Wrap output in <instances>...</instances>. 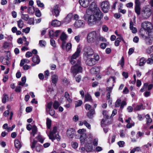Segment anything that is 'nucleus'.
I'll use <instances>...</instances> for the list:
<instances>
[{
	"instance_id": "f257e3e1",
	"label": "nucleus",
	"mask_w": 153,
	"mask_h": 153,
	"mask_svg": "<svg viewBox=\"0 0 153 153\" xmlns=\"http://www.w3.org/2000/svg\"><path fill=\"white\" fill-rule=\"evenodd\" d=\"M98 12L94 13L93 15L89 16L85 15L84 16L85 20H87L88 25L90 26H92L96 24L97 21H100L102 18L103 15L100 10H98Z\"/></svg>"
},
{
	"instance_id": "f03ea898",
	"label": "nucleus",
	"mask_w": 153,
	"mask_h": 153,
	"mask_svg": "<svg viewBox=\"0 0 153 153\" xmlns=\"http://www.w3.org/2000/svg\"><path fill=\"white\" fill-rule=\"evenodd\" d=\"M152 13V8L149 5L143 7L141 10V14L142 17L144 19H147L151 16Z\"/></svg>"
},
{
	"instance_id": "7ed1b4c3",
	"label": "nucleus",
	"mask_w": 153,
	"mask_h": 153,
	"mask_svg": "<svg viewBox=\"0 0 153 153\" xmlns=\"http://www.w3.org/2000/svg\"><path fill=\"white\" fill-rule=\"evenodd\" d=\"M85 63V64L89 66H93L97 63L98 61L99 60V56L95 54L93 56L86 58Z\"/></svg>"
},
{
	"instance_id": "20e7f679",
	"label": "nucleus",
	"mask_w": 153,
	"mask_h": 153,
	"mask_svg": "<svg viewBox=\"0 0 153 153\" xmlns=\"http://www.w3.org/2000/svg\"><path fill=\"white\" fill-rule=\"evenodd\" d=\"M81 61L78 60L77 63L74 65L72 66L71 68V72L74 76H75L79 73L82 72V68L81 66Z\"/></svg>"
},
{
	"instance_id": "39448f33",
	"label": "nucleus",
	"mask_w": 153,
	"mask_h": 153,
	"mask_svg": "<svg viewBox=\"0 0 153 153\" xmlns=\"http://www.w3.org/2000/svg\"><path fill=\"white\" fill-rule=\"evenodd\" d=\"M99 34L95 31H93L89 33L88 35L87 41L89 43H92L98 40Z\"/></svg>"
},
{
	"instance_id": "423d86ee",
	"label": "nucleus",
	"mask_w": 153,
	"mask_h": 153,
	"mask_svg": "<svg viewBox=\"0 0 153 153\" xmlns=\"http://www.w3.org/2000/svg\"><path fill=\"white\" fill-rule=\"evenodd\" d=\"M83 55L86 58L93 56L94 53L93 50L90 47H85L83 49Z\"/></svg>"
},
{
	"instance_id": "0eeeda50",
	"label": "nucleus",
	"mask_w": 153,
	"mask_h": 153,
	"mask_svg": "<svg viewBox=\"0 0 153 153\" xmlns=\"http://www.w3.org/2000/svg\"><path fill=\"white\" fill-rule=\"evenodd\" d=\"M81 49L79 45L78 46L76 52L71 56V59L70 60V62L72 64H74L75 63L74 60L78 57L79 55L81 52Z\"/></svg>"
},
{
	"instance_id": "6e6552de",
	"label": "nucleus",
	"mask_w": 153,
	"mask_h": 153,
	"mask_svg": "<svg viewBox=\"0 0 153 153\" xmlns=\"http://www.w3.org/2000/svg\"><path fill=\"white\" fill-rule=\"evenodd\" d=\"M141 26L142 28L146 30L148 32L151 31L153 27L152 24L150 22L147 21L143 22L141 24Z\"/></svg>"
},
{
	"instance_id": "1a4fd4ad",
	"label": "nucleus",
	"mask_w": 153,
	"mask_h": 153,
	"mask_svg": "<svg viewBox=\"0 0 153 153\" xmlns=\"http://www.w3.org/2000/svg\"><path fill=\"white\" fill-rule=\"evenodd\" d=\"M101 6L102 11L105 13H107L110 8L109 4L107 1H105L102 2L101 4Z\"/></svg>"
},
{
	"instance_id": "9d476101",
	"label": "nucleus",
	"mask_w": 153,
	"mask_h": 153,
	"mask_svg": "<svg viewBox=\"0 0 153 153\" xmlns=\"http://www.w3.org/2000/svg\"><path fill=\"white\" fill-rule=\"evenodd\" d=\"M89 10L93 11L94 13H96L98 12V10H100L98 7H97L96 3L94 1H93L90 4L89 8L87 10L86 12L87 13Z\"/></svg>"
},
{
	"instance_id": "9b49d317",
	"label": "nucleus",
	"mask_w": 153,
	"mask_h": 153,
	"mask_svg": "<svg viewBox=\"0 0 153 153\" xmlns=\"http://www.w3.org/2000/svg\"><path fill=\"white\" fill-rule=\"evenodd\" d=\"M67 35L64 32L62 33L60 36V39L62 41V43L61 45V47L63 50L65 49V44L66 43L65 40L67 39Z\"/></svg>"
},
{
	"instance_id": "f8f14e48",
	"label": "nucleus",
	"mask_w": 153,
	"mask_h": 153,
	"mask_svg": "<svg viewBox=\"0 0 153 153\" xmlns=\"http://www.w3.org/2000/svg\"><path fill=\"white\" fill-rule=\"evenodd\" d=\"M75 131L73 128H69L67 131V136L69 138H72L74 137Z\"/></svg>"
},
{
	"instance_id": "ddd939ff",
	"label": "nucleus",
	"mask_w": 153,
	"mask_h": 153,
	"mask_svg": "<svg viewBox=\"0 0 153 153\" xmlns=\"http://www.w3.org/2000/svg\"><path fill=\"white\" fill-rule=\"evenodd\" d=\"M92 0H79V2L80 4L83 7L86 8L89 4V2Z\"/></svg>"
},
{
	"instance_id": "4468645a",
	"label": "nucleus",
	"mask_w": 153,
	"mask_h": 153,
	"mask_svg": "<svg viewBox=\"0 0 153 153\" xmlns=\"http://www.w3.org/2000/svg\"><path fill=\"white\" fill-rule=\"evenodd\" d=\"M107 112L105 111H103L102 114L106 118L105 119H102L101 121V123L102 124H105V125H108L109 124L108 123V120L109 116L107 114Z\"/></svg>"
},
{
	"instance_id": "2eb2a0df",
	"label": "nucleus",
	"mask_w": 153,
	"mask_h": 153,
	"mask_svg": "<svg viewBox=\"0 0 153 153\" xmlns=\"http://www.w3.org/2000/svg\"><path fill=\"white\" fill-rule=\"evenodd\" d=\"M56 131L57 127L56 126H54L53 128L52 131L50 132L49 134L48 135L50 139L53 140L55 139L54 135H55V134L56 132Z\"/></svg>"
},
{
	"instance_id": "dca6fc26",
	"label": "nucleus",
	"mask_w": 153,
	"mask_h": 153,
	"mask_svg": "<svg viewBox=\"0 0 153 153\" xmlns=\"http://www.w3.org/2000/svg\"><path fill=\"white\" fill-rule=\"evenodd\" d=\"M146 30H144L143 28H141L140 30V36L143 39H146L148 36H146V34H148V32L146 31Z\"/></svg>"
},
{
	"instance_id": "f3484780",
	"label": "nucleus",
	"mask_w": 153,
	"mask_h": 153,
	"mask_svg": "<svg viewBox=\"0 0 153 153\" xmlns=\"http://www.w3.org/2000/svg\"><path fill=\"white\" fill-rule=\"evenodd\" d=\"M84 24V22L83 20H79L76 21L74 26L77 27H83Z\"/></svg>"
},
{
	"instance_id": "a211bd4d",
	"label": "nucleus",
	"mask_w": 153,
	"mask_h": 153,
	"mask_svg": "<svg viewBox=\"0 0 153 153\" xmlns=\"http://www.w3.org/2000/svg\"><path fill=\"white\" fill-rule=\"evenodd\" d=\"M95 114V109H90L87 113V116L89 119H92L94 117V115Z\"/></svg>"
},
{
	"instance_id": "6ab92c4d",
	"label": "nucleus",
	"mask_w": 153,
	"mask_h": 153,
	"mask_svg": "<svg viewBox=\"0 0 153 153\" xmlns=\"http://www.w3.org/2000/svg\"><path fill=\"white\" fill-rule=\"evenodd\" d=\"M145 39L146 43L148 45H150L152 44V42L153 38L148 35L146 39Z\"/></svg>"
},
{
	"instance_id": "aec40b11",
	"label": "nucleus",
	"mask_w": 153,
	"mask_h": 153,
	"mask_svg": "<svg viewBox=\"0 0 153 153\" xmlns=\"http://www.w3.org/2000/svg\"><path fill=\"white\" fill-rule=\"evenodd\" d=\"M73 16L72 13H69L64 20V22L66 23H68L71 20Z\"/></svg>"
},
{
	"instance_id": "412c9836",
	"label": "nucleus",
	"mask_w": 153,
	"mask_h": 153,
	"mask_svg": "<svg viewBox=\"0 0 153 153\" xmlns=\"http://www.w3.org/2000/svg\"><path fill=\"white\" fill-rule=\"evenodd\" d=\"M99 67H94L90 70V72L92 74H95L100 71Z\"/></svg>"
},
{
	"instance_id": "4be33fe9",
	"label": "nucleus",
	"mask_w": 153,
	"mask_h": 153,
	"mask_svg": "<svg viewBox=\"0 0 153 153\" xmlns=\"http://www.w3.org/2000/svg\"><path fill=\"white\" fill-rule=\"evenodd\" d=\"M52 13L54 15L57 16L59 14V6L57 5L55 6L52 11Z\"/></svg>"
},
{
	"instance_id": "5701e85b",
	"label": "nucleus",
	"mask_w": 153,
	"mask_h": 153,
	"mask_svg": "<svg viewBox=\"0 0 153 153\" xmlns=\"http://www.w3.org/2000/svg\"><path fill=\"white\" fill-rule=\"evenodd\" d=\"M86 150L87 152H91L93 149V146L91 143H87L85 144Z\"/></svg>"
},
{
	"instance_id": "b1692460",
	"label": "nucleus",
	"mask_w": 153,
	"mask_h": 153,
	"mask_svg": "<svg viewBox=\"0 0 153 153\" xmlns=\"http://www.w3.org/2000/svg\"><path fill=\"white\" fill-rule=\"evenodd\" d=\"M32 61L35 64H39L40 62L39 57L37 55L34 56L32 58Z\"/></svg>"
},
{
	"instance_id": "393cba45",
	"label": "nucleus",
	"mask_w": 153,
	"mask_h": 153,
	"mask_svg": "<svg viewBox=\"0 0 153 153\" xmlns=\"http://www.w3.org/2000/svg\"><path fill=\"white\" fill-rule=\"evenodd\" d=\"M129 27L133 33H135L137 32V29L136 27H133V23L132 20H131L130 21Z\"/></svg>"
},
{
	"instance_id": "a878e982",
	"label": "nucleus",
	"mask_w": 153,
	"mask_h": 153,
	"mask_svg": "<svg viewBox=\"0 0 153 153\" xmlns=\"http://www.w3.org/2000/svg\"><path fill=\"white\" fill-rule=\"evenodd\" d=\"M61 25V22L60 21L57 20H53L51 22V25L54 27L59 26Z\"/></svg>"
},
{
	"instance_id": "bb28decb",
	"label": "nucleus",
	"mask_w": 153,
	"mask_h": 153,
	"mask_svg": "<svg viewBox=\"0 0 153 153\" xmlns=\"http://www.w3.org/2000/svg\"><path fill=\"white\" fill-rule=\"evenodd\" d=\"M86 138V134H82L80 137V140L81 143L83 145L84 143L85 140Z\"/></svg>"
},
{
	"instance_id": "cd10ccee",
	"label": "nucleus",
	"mask_w": 153,
	"mask_h": 153,
	"mask_svg": "<svg viewBox=\"0 0 153 153\" xmlns=\"http://www.w3.org/2000/svg\"><path fill=\"white\" fill-rule=\"evenodd\" d=\"M58 76L56 75H53L51 77V81L52 83L53 84H55L56 85V84L58 81Z\"/></svg>"
},
{
	"instance_id": "c85d7f7f",
	"label": "nucleus",
	"mask_w": 153,
	"mask_h": 153,
	"mask_svg": "<svg viewBox=\"0 0 153 153\" xmlns=\"http://www.w3.org/2000/svg\"><path fill=\"white\" fill-rule=\"evenodd\" d=\"M37 131V127L35 125L33 126L32 127V130L31 134L32 135L33 137H34L35 134L36 133Z\"/></svg>"
},
{
	"instance_id": "c756f323",
	"label": "nucleus",
	"mask_w": 153,
	"mask_h": 153,
	"mask_svg": "<svg viewBox=\"0 0 153 153\" xmlns=\"http://www.w3.org/2000/svg\"><path fill=\"white\" fill-rule=\"evenodd\" d=\"M85 102H91L92 99L91 96L88 94H86L85 97Z\"/></svg>"
},
{
	"instance_id": "7c9ffc66",
	"label": "nucleus",
	"mask_w": 153,
	"mask_h": 153,
	"mask_svg": "<svg viewBox=\"0 0 153 153\" xmlns=\"http://www.w3.org/2000/svg\"><path fill=\"white\" fill-rule=\"evenodd\" d=\"M14 144L15 147L17 149H20L21 147L20 142L18 139L15 140Z\"/></svg>"
},
{
	"instance_id": "2f4dec72",
	"label": "nucleus",
	"mask_w": 153,
	"mask_h": 153,
	"mask_svg": "<svg viewBox=\"0 0 153 153\" xmlns=\"http://www.w3.org/2000/svg\"><path fill=\"white\" fill-rule=\"evenodd\" d=\"M122 40H123V38L120 36V37L117 38L114 42V45L116 46H118L119 45V43Z\"/></svg>"
},
{
	"instance_id": "473e14b6",
	"label": "nucleus",
	"mask_w": 153,
	"mask_h": 153,
	"mask_svg": "<svg viewBox=\"0 0 153 153\" xmlns=\"http://www.w3.org/2000/svg\"><path fill=\"white\" fill-rule=\"evenodd\" d=\"M17 26L18 27L21 29L23 27L24 23L23 21L20 19L17 21Z\"/></svg>"
},
{
	"instance_id": "72a5a7b5",
	"label": "nucleus",
	"mask_w": 153,
	"mask_h": 153,
	"mask_svg": "<svg viewBox=\"0 0 153 153\" xmlns=\"http://www.w3.org/2000/svg\"><path fill=\"white\" fill-rule=\"evenodd\" d=\"M141 108L143 109H145V107L143 106L142 104H140V105H137L136 107L134 108V111H139L140 110Z\"/></svg>"
},
{
	"instance_id": "f704fd0d",
	"label": "nucleus",
	"mask_w": 153,
	"mask_h": 153,
	"mask_svg": "<svg viewBox=\"0 0 153 153\" xmlns=\"http://www.w3.org/2000/svg\"><path fill=\"white\" fill-rule=\"evenodd\" d=\"M145 117L146 119V123L147 124H149L152 122V119L149 114H147L146 115Z\"/></svg>"
},
{
	"instance_id": "c9c22d12",
	"label": "nucleus",
	"mask_w": 153,
	"mask_h": 153,
	"mask_svg": "<svg viewBox=\"0 0 153 153\" xmlns=\"http://www.w3.org/2000/svg\"><path fill=\"white\" fill-rule=\"evenodd\" d=\"M146 62V60L144 57L141 58L140 60L139 65L140 66H143Z\"/></svg>"
},
{
	"instance_id": "e433bc0d",
	"label": "nucleus",
	"mask_w": 153,
	"mask_h": 153,
	"mask_svg": "<svg viewBox=\"0 0 153 153\" xmlns=\"http://www.w3.org/2000/svg\"><path fill=\"white\" fill-rule=\"evenodd\" d=\"M135 11L138 15L140 14V6H135Z\"/></svg>"
},
{
	"instance_id": "4c0bfd02",
	"label": "nucleus",
	"mask_w": 153,
	"mask_h": 153,
	"mask_svg": "<svg viewBox=\"0 0 153 153\" xmlns=\"http://www.w3.org/2000/svg\"><path fill=\"white\" fill-rule=\"evenodd\" d=\"M0 59L1 60V62L2 64L4 65H8V63L7 59H4L3 56H1L0 57Z\"/></svg>"
},
{
	"instance_id": "58836bf2",
	"label": "nucleus",
	"mask_w": 153,
	"mask_h": 153,
	"mask_svg": "<svg viewBox=\"0 0 153 153\" xmlns=\"http://www.w3.org/2000/svg\"><path fill=\"white\" fill-rule=\"evenodd\" d=\"M71 46L72 45L71 43H68L66 45L65 47V48L66 51H68L71 49Z\"/></svg>"
},
{
	"instance_id": "ea45409f",
	"label": "nucleus",
	"mask_w": 153,
	"mask_h": 153,
	"mask_svg": "<svg viewBox=\"0 0 153 153\" xmlns=\"http://www.w3.org/2000/svg\"><path fill=\"white\" fill-rule=\"evenodd\" d=\"M65 97L67 101L69 102H72V100L70 98L69 94L67 92L65 93Z\"/></svg>"
},
{
	"instance_id": "a19ab883",
	"label": "nucleus",
	"mask_w": 153,
	"mask_h": 153,
	"mask_svg": "<svg viewBox=\"0 0 153 153\" xmlns=\"http://www.w3.org/2000/svg\"><path fill=\"white\" fill-rule=\"evenodd\" d=\"M153 50V46L148 47L146 49V53L148 54L151 53Z\"/></svg>"
},
{
	"instance_id": "79ce46f5",
	"label": "nucleus",
	"mask_w": 153,
	"mask_h": 153,
	"mask_svg": "<svg viewBox=\"0 0 153 153\" xmlns=\"http://www.w3.org/2000/svg\"><path fill=\"white\" fill-rule=\"evenodd\" d=\"M34 8L33 7H29L28 8V13L30 14H32L34 12Z\"/></svg>"
},
{
	"instance_id": "37998d69",
	"label": "nucleus",
	"mask_w": 153,
	"mask_h": 153,
	"mask_svg": "<svg viewBox=\"0 0 153 153\" xmlns=\"http://www.w3.org/2000/svg\"><path fill=\"white\" fill-rule=\"evenodd\" d=\"M124 58L122 57L121 60L119 62L118 65H120L121 67L123 68L124 65Z\"/></svg>"
},
{
	"instance_id": "c03bdc74",
	"label": "nucleus",
	"mask_w": 153,
	"mask_h": 153,
	"mask_svg": "<svg viewBox=\"0 0 153 153\" xmlns=\"http://www.w3.org/2000/svg\"><path fill=\"white\" fill-rule=\"evenodd\" d=\"M39 45L41 47H44L46 45V42L44 40H41L39 41Z\"/></svg>"
},
{
	"instance_id": "a18cd8bd",
	"label": "nucleus",
	"mask_w": 153,
	"mask_h": 153,
	"mask_svg": "<svg viewBox=\"0 0 153 153\" xmlns=\"http://www.w3.org/2000/svg\"><path fill=\"white\" fill-rule=\"evenodd\" d=\"M43 149V148L42 145H38L36 146V150L38 152H40Z\"/></svg>"
},
{
	"instance_id": "49530a36",
	"label": "nucleus",
	"mask_w": 153,
	"mask_h": 153,
	"mask_svg": "<svg viewBox=\"0 0 153 153\" xmlns=\"http://www.w3.org/2000/svg\"><path fill=\"white\" fill-rule=\"evenodd\" d=\"M82 103V102L80 100H78L75 102V107H78L80 106Z\"/></svg>"
},
{
	"instance_id": "de8ad7c7",
	"label": "nucleus",
	"mask_w": 153,
	"mask_h": 153,
	"mask_svg": "<svg viewBox=\"0 0 153 153\" xmlns=\"http://www.w3.org/2000/svg\"><path fill=\"white\" fill-rule=\"evenodd\" d=\"M59 105V103L57 101H55L53 104V106L55 109H56L58 108Z\"/></svg>"
},
{
	"instance_id": "09e8293b",
	"label": "nucleus",
	"mask_w": 153,
	"mask_h": 153,
	"mask_svg": "<svg viewBox=\"0 0 153 153\" xmlns=\"http://www.w3.org/2000/svg\"><path fill=\"white\" fill-rule=\"evenodd\" d=\"M21 17L22 19L25 21H27L29 18V16L27 14H22L21 16Z\"/></svg>"
},
{
	"instance_id": "8fccbe9b",
	"label": "nucleus",
	"mask_w": 153,
	"mask_h": 153,
	"mask_svg": "<svg viewBox=\"0 0 153 153\" xmlns=\"http://www.w3.org/2000/svg\"><path fill=\"white\" fill-rule=\"evenodd\" d=\"M121 100L120 99H118L115 103V106L116 107H118L120 105Z\"/></svg>"
},
{
	"instance_id": "3c124183",
	"label": "nucleus",
	"mask_w": 153,
	"mask_h": 153,
	"mask_svg": "<svg viewBox=\"0 0 153 153\" xmlns=\"http://www.w3.org/2000/svg\"><path fill=\"white\" fill-rule=\"evenodd\" d=\"M52 102H50L48 103L46 108V110L47 111H48V109L50 110L51 109L52 106Z\"/></svg>"
},
{
	"instance_id": "603ef678",
	"label": "nucleus",
	"mask_w": 153,
	"mask_h": 153,
	"mask_svg": "<svg viewBox=\"0 0 153 153\" xmlns=\"http://www.w3.org/2000/svg\"><path fill=\"white\" fill-rule=\"evenodd\" d=\"M117 144L120 147H123L124 146L125 142L123 141H120L117 142Z\"/></svg>"
},
{
	"instance_id": "864d4df0",
	"label": "nucleus",
	"mask_w": 153,
	"mask_h": 153,
	"mask_svg": "<svg viewBox=\"0 0 153 153\" xmlns=\"http://www.w3.org/2000/svg\"><path fill=\"white\" fill-rule=\"evenodd\" d=\"M36 138L41 143H42L43 142L44 139H43L41 135H39L37 137H36Z\"/></svg>"
},
{
	"instance_id": "5fc2aeb1",
	"label": "nucleus",
	"mask_w": 153,
	"mask_h": 153,
	"mask_svg": "<svg viewBox=\"0 0 153 153\" xmlns=\"http://www.w3.org/2000/svg\"><path fill=\"white\" fill-rule=\"evenodd\" d=\"M46 124L48 128H50L51 127V120L48 118L47 119Z\"/></svg>"
},
{
	"instance_id": "6e6d98bb",
	"label": "nucleus",
	"mask_w": 153,
	"mask_h": 153,
	"mask_svg": "<svg viewBox=\"0 0 153 153\" xmlns=\"http://www.w3.org/2000/svg\"><path fill=\"white\" fill-rule=\"evenodd\" d=\"M8 96L6 94H4L3 95V97L2 100V102L3 103H5L6 102V101L7 99H8Z\"/></svg>"
},
{
	"instance_id": "4d7b16f0",
	"label": "nucleus",
	"mask_w": 153,
	"mask_h": 153,
	"mask_svg": "<svg viewBox=\"0 0 153 153\" xmlns=\"http://www.w3.org/2000/svg\"><path fill=\"white\" fill-rule=\"evenodd\" d=\"M77 132L79 134H86L85 133L86 132V129L84 128L79 129L78 130Z\"/></svg>"
},
{
	"instance_id": "13d9d810",
	"label": "nucleus",
	"mask_w": 153,
	"mask_h": 153,
	"mask_svg": "<svg viewBox=\"0 0 153 153\" xmlns=\"http://www.w3.org/2000/svg\"><path fill=\"white\" fill-rule=\"evenodd\" d=\"M140 150V148L138 147L134 148L130 152V153H134L135 151L138 152Z\"/></svg>"
},
{
	"instance_id": "bf43d9fd",
	"label": "nucleus",
	"mask_w": 153,
	"mask_h": 153,
	"mask_svg": "<svg viewBox=\"0 0 153 153\" xmlns=\"http://www.w3.org/2000/svg\"><path fill=\"white\" fill-rule=\"evenodd\" d=\"M83 123L85 125V126L89 129H91V125L88 123L87 121L84 120L83 121Z\"/></svg>"
},
{
	"instance_id": "052dcab7",
	"label": "nucleus",
	"mask_w": 153,
	"mask_h": 153,
	"mask_svg": "<svg viewBox=\"0 0 153 153\" xmlns=\"http://www.w3.org/2000/svg\"><path fill=\"white\" fill-rule=\"evenodd\" d=\"M36 2L37 4L39 6V7H44V4L42 3L40 1L37 0Z\"/></svg>"
},
{
	"instance_id": "680f3d73",
	"label": "nucleus",
	"mask_w": 153,
	"mask_h": 153,
	"mask_svg": "<svg viewBox=\"0 0 153 153\" xmlns=\"http://www.w3.org/2000/svg\"><path fill=\"white\" fill-rule=\"evenodd\" d=\"M86 137L89 140V141H91L93 138L92 134L90 133H88L87 134V136H86Z\"/></svg>"
},
{
	"instance_id": "e2e57ef3",
	"label": "nucleus",
	"mask_w": 153,
	"mask_h": 153,
	"mask_svg": "<svg viewBox=\"0 0 153 153\" xmlns=\"http://www.w3.org/2000/svg\"><path fill=\"white\" fill-rule=\"evenodd\" d=\"M148 86V84L145 83L144 84L143 87L141 89L140 91L141 92H143L145 91V89H146Z\"/></svg>"
},
{
	"instance_id": "0e129e2a",
	"label": "nucleus",
	"mask_w": 153,
	"mask_h": 153,
	"mask_svg": "<svg viewBox=\"0 0 153 153\" xmlns=\"http://www.w3.org/2000/svg\"><path fill=\"white\" fill-rule=\"evenodd\" d=\"M50 42L51 45L54 47H55L56 45L55 43V41L53 39H51L50 40Z\"/></svg>"
},
{
	"instance_id": "69168bd1",
	"label": "nucleus",
	"mask_w": 153,
	"mask_h": 153,
	"mask_svg": "<svg viewBox=\"0 0 153 153\" xmlns=\"http://www.w3.org/2000/svg\"><path fill=\"white\" fill-rule=\"evenodd\" d=\"M33 55L32 53L31 52L28 51L25 54V56L27 58L31 57Z\"/></svg>"
},
{
	"instance_id": "338daca9",
	"label": "nucleus",
	"mask_w": 153,
	"mask_h": 153,
	"mask_svg": "<svg viewBox=\"0 0 153 153\" xmlns=\"http://www.w3.org/2000/svg\"><path fill=\"white\" fill-rule=\"evenodd\" d=\"M36 16L38 17H39L41 16L40 11L39 10H36L35 12Z\"/></svg>"
},
{
	"instance_id": "774afa93",
	"label": "nucleus",
	"mask_w": 153,
	"mask_h": 153,
	"mask_svg": "<svg viewBox=\"0 0 153 153\" xmlns=\"http://www.w3.org/2000/svg\"><path fill=\"white\" fill-rule=\"evenodd\" d=\"M30 30V28L29 27H27L25 29H23L22 30V32L27 33L29 32Z\"/></svg>"
}]
</instances>
